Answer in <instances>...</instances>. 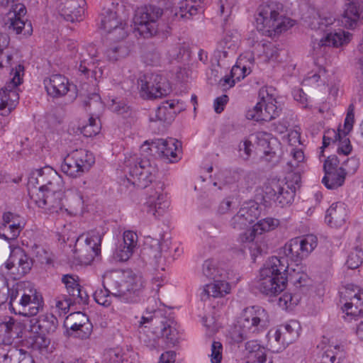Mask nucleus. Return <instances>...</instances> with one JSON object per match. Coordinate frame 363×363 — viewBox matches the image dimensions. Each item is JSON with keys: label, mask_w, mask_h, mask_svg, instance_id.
<instances>
[{"label": "nucleus", "mask_w": 363, "mask_h": 363, "mask_svg": "<svg viewBox=\"0 0 363 363\" xmlns=\"http://www.w3.org/2000/svg\"><path fill=\"white\" fill-rule=\"evenodd\" d=\"M337 142L339 143L337 152L345 155H349L352 149L349 138H345V136L344 138L340 136V139L337 140Z\"/></svg>", "instance_id": "nucleus-64"}, {"label": "nucleus", "mask_w": 363, "mask_h": 363, "mask_svg": "<svg viewBox=\"0 0 363 363\" xmlns=\"http://www.w3.org/2000/svg\"><path fill=\"white\" fill-rule=\"evenodd\" d=\"M223 279L224 278H218L213 279V282L206 284L201 294L202 299L203 298V296L218 298L228 294L230 292V286Z\"/></svg>", "instance_id": "nucleus-34"}, {"label": "nucleus", "mask_w": 363, "mask_h": 363, "mask_svg": "<svg viewBox=\"0 0 363 363\" xmlns=\"http://www.w3.org/2000/svg\"><path fill=\"white\" fill-rule=\"evenodd\" d=\"M318 238L313 234L291 239L283 247V253L286 257L284 263L289 265L287 261L294 262H301L306 258L317 247Z\"/></svg>", "instance_id": "nucleus-11"}, {"label": "nucleus", "mask_w": 363, "mask_h": 363, "mask_svg": "<svg viewBox=\"0 0 363 363\" xmlns=\"http://www.w3.org/2000/svg\"><path fill=\"white\" fill-rule=\"evenodd\" d=\"M106 51V55L109 61L116 62L125 58L129 55L130 48L123 40H116Z\"/></svg>", "instance_id": "nucleus-37"}, {"label": "nucleus", "mask_w": 363, "mask_h": 363, "mask_svg": "<svg viewBox=\"0 0 363 363\" xmlns=\"http://www.w3.org/2000/svg\"><path fill=\"white\" fill-rule=\"evenodd\" d=\"M363 20V2L361 0H347L342 15V24L348 29L357 28Z\"/></svg>", "instance_id": "nucleus-21"}, {"label": "nucleus", "mask_w": 363, "mask_h": 363, "mask_svg": "<svg viewBox=\"0 0 363 363\" xmlns=\"http://www.w3.org/2000/svg\"><path fill=\"white\" fill-rule=\"evenodd\" d=\"M133 251L134 250L122 243L116 249L113 257L116 261L125 262L132 256Z\"/></svg>", "instance_id": "nucleus-52"}, {"label": "nucleus", "mask_w": 363, "mask_h": 363, "mask_svg": "<svg viewBox=\"0 0 363 363\" xmlns=\"http://www.w3.org/2000/svg\"><path fill=\"white\" fill-rule=\"evenodd\" d=\"M201 0H182L179 4V11L175 13L176 16L181 18H190L196 15L198 11V3Z\"/></svg>", "instance_id": "nucleus-41"}, {"label": "nucleus", "mask_w": 363, "mask_h": 363, "mask_svg": "<svg viewBox=\"0 0 363 363\" xmlns=\"http://www.w3.org/2000/svg\"><path fill=\"white\" fill-rule=\"evenodd\" d=\"M252 143L248 140L241 142L238 145L240 156L247 160L251 155Z\"/></svg>", "instance_id": "nucleus-62"}, {"label": "nucleus", "mask_w": 363, "mask_h": 363, "mask_svg": "<svg viewBox=\"0 0 363 363\" xmlns=\"http://www.w3.org/2000/svg\"><path fill=\"white\" fill-rule=\"evenodd\" d=\"M35 315H23L26 318L23 320V325L32 333L51 334L56 331L58 327L57 318L52 313L41 315L38 317Z\"/></svg>", "instance_id": "nucleus-17"}, {"label": "nucleus", "mask_w": 363, "mask_h": 363, "mask_svg": "<svg viewBox=\"0 0 363 363\" xmlns=\"http://www.w3.org/2000/svg\"><path fill=\"white\" fill-rule=\"evenodd\" d=\"M97 51L94 46H89V49L79 54V71L86 78H89L90 74L91 77H96V71L94 69V65L98 62L96 59Z\"/></svg>", "instance_id": "nucleus-29"}, {"label": "nucleus", "mask_w": 363, "mask_h": 363, "mask_svg": "<svg viewBox=\"0 0 363 363\" xmlns=\"http://www.w3.org/2000/svg\"><path fill=\"white\" fill-rule=\"evenodd\" d=\"M145 62L150 65H156L160 60V53L152 48L147 50L143 55Z\"/></svg>", "instance_id": "nucleus-59"}, {"label": "nucleus", "mask_w": 363, "mask_h": 363, "mask_svg": "<svg viewBox=\"0 0 363 363\" xmlns=\"http://www.w3.org/2000/svg\"><path fill=\"white\" fill-rule=\"evenodd\" d=\"M63 187L53 191H32L30 199L38 207L45 208L50 212H58L63 208L62 199L64 197Z\"/></svg>", "instance_id": "nucleus-18"}, {"label": "nucleus", "mask_w": 363, "mask_h": 363, "mask_svg": "<svg viewBox=\"0 0 363 363\" xmlns=\"http://www.w3.org/2000/svg\"><path fill=\"white\" fill-rule=\"evenodd\" d=\"M138 235L135 233L131 230L125 231L123 233V244L128 245L131 249L134 250L137 245Z\"/></svg>", "instance_id": "nucleus-63"}, {"label": "nucleus", "mask_w": 363, "mask_h": 363, "mask_svg": "<svg viewBox=\"0 0 363 363\" xmlns=\"http://www.w3.org/2000/svg\"><path fill=\"white\" fill-rule=\"evenodd\" d=\"M264 104L262 102L259 101L252 109H249L246 113V117L250 120H255L256 121H262V109Z\"/></svg>", "instance_id": "nucleus-56"}, {"label": "nucleus", "mask_w": 363, "mask_h": 363, "mask_svg": "<svg viewBox=\"0 0 363 363\" xmlns=\"http://www.w3.org/2000/svg\"><path fill=\"white\" fill-rule=\"evenodd\" d=\"M45 88L48 95L58 98L65 96L69 90L68 79L61 74H52L44 79Z\"/></svg>", "instance_id": "nucleus-24"}, {"label": "nucleus", "mask_w": 363, "mask_h": 363, "mask_svg": "<svg viewBox=\"0 0 363 363\" xmlns=\"http://www.w3.org/2000/svg\"><path fill=\"white\" fill-rule=\"evenodd\" d=\"M85 0H70L67 3L65 13L67 15V20L71 22L78 21L82 13L84 12Z\"/></svg>", "instance_id": "nucleus-40"}, {"label": "nucleus", "mask_w": 363, "mask_h": 363, "mask_svg": "<svg viewBox=\"0 0 363 363\" xmlns=\"http://www.w3.org/2000/svg\"><path fill=\"white\" fill-rule=\"evenodd\" d=\"M24 67L22 65H18L16 69L13 77L8 82L4 87L0 91L11 93V91H17L16 88L22 83V75L21 72H23Z\"/></svg>", "instance_id": "nucleus-48"}, {"label": "nucleus", "mask_w": 363, "mask_h": 363, "mask_svg": "<svg viewBox=\"0 0 363 363\" xmlns=\"http://www.w3.org/2000/svg\"><path fill=\"white\" fill-rule=\"evenodd\" d=\"M86 323H89L88 316L82 312H75L69 314L66 317L64 321V327L68 330H74L84 325Z\"/></svg>", "instance_id": "nucleus-42"}, {"label": "nucleus", "mask_w": 363, "mask_h": 363, "mask_svg": "<svg viewBox=\"0 0 363 363\" xmlns=\"http://www.w3.org/2000/svg\"><path fill=\"white\" fill-rule=\"evenodd\" d=\"M125 172L129 175L128 183L138 189H145L154 180L157 168L150 160L133 156L125 160Z\"/></svg>", "instance_id": "nucleus-6"}, {"label": "nucleus", "mask_w": 363, "mask_h": 363, "mask_svg": "<svg viewBox=\"0 0 363 363\" xmlns=\"http://www.w3.org/2000/svg\"><path fill=\"white\" fill-rule=\"evenodd\" d=\"M50 342L49 338L43 333H33L26 340V345L33 350H41L48 347Z\"/></svg>", "instance_id": "nucleus-44"}, {"label": "nucleus", "mask_w": 363, "mask_h": 363, "mask_svg": "<svg viewBox=\"0 0 363 363\" xmlns=\"http://www.w3.org/2000/svg\"><path fill=\"white\" fill-rule=\"evenodd\" d=\"M36 260L43 264H51L52 259L50 253L41 246L35 245L33 250Z\"/></svg>", "instance_id": "nucleus-53"}, {"label": "nucleus", "mask_w": 363, "mask_h": 363, "mask_svg": "<svg viewBox=\"0 0 363 363\" xmlns=\"http://www.w3.org/2000/svg\"><path fill=\"white\" fill-rule=\"evenodd\" d=\"M300 325L296 320H290L289 323L280 325L274 333L276 342L282 345H289L294 341L299 335Z\"/></svg>", "instance_id": "nucleus-25"}, {"label": "nucleus", "mask_w": 363, "mask_h": 363, "mask_svg": "<svg viewBox=\"0 0 363 363\" xmlns=\"http://www.w3.org/2000/svg\"><path fill=\"white\" fill-rule=\"evenodd\" d=\"M63 186L64 183L61 176L49 166H45L32 172L28 182L30 195L32 194V191H35V192L55 191L56 189Z\"/></svg>", "instance_id": "nucleus-10"}, {"label": "nucleus", "mask_w": 363, "mask_h": 363, "mask_svg": "<svg viewBox=\"0 0 363 363\" xmlns=\"http://www.w3.org/2000/svg\"><path fill=\"white\" fill-rule=\"evenodd\" d=\"M264 92V90H261L259 94V96L262 97L260 102H262L263 108H264V111L262 110V121H269L278 117L282 111V108L280 104H278L277 101L272 96L267 95V99H265Z\"/></svg>", "instance_id": "nucleus-32"}, {"label": "nucleus", "mask_w": 363, "mask_h": 363, "mask_svg": "<svg viewBox=\"0 0 363 363\" xmlns=\"http://www.w3.org/2000/svg\"><path fill=\"white\" fill-rule=\"evenodd\" d=\"M203 274L209 279L225 278V270L218 267L217 262L213 259H208L203 264Z\"/></svg>", "instance_id": "nucleus-43"}, {"label": "nucleus", "mask_w": 363, "mask_h": 363, "mask_svg": "<svg viewBox=\"0 0 363 363\" xmlns=\"http://www.w3.org/2000/svg\"><path fill=\"white\" fill-rule=\"evenodd\" d=\"M259 214L256 203L240 208L230 220V226L235 230H244L253 223Z\"/></svg>", "instance_id": "nucleus-23"}, {"label": "nucleus", "mask_w": 363, "mask_h": 363, "mask_svg": "<svg viewBox=\"0 0 363 363\" xmlns=\"http://www.w3.org/2000/svg\"><path fill=\"white\" fill-rule=\"evenodd\" d=\"M341 301L343 302L342 311L347 317L355 320L363 316V290L352 284L344 286L340 291Z\"/></svg>", "instance_id": "nucleus-14"}, {"label": "nucleus", "mask_w": 363, "mask_h": 363, "mask_svg": "<svg viewBox=\"0 0 363 363\" xmlns=\"http://www.w3.org/2000/svg\"><path fill=\"white\" fill-rule=\"evenodd\" d=\"M33 266V259L21 247L11 250L5 267L13 279H19L28 274Z\"/></svg>", "instance_id": "nucleus-15"}, {"label": "nucleus", "mask_w": 363, "mask_h": 363, "mask_svg": "<svg viewBox=\"0 0 363 363\" xmlns=\"http://www.w3.org/2000/svg\"><path fill=\"white\" fill-rule=\"evenodd\" d=\"M83 236L80 237L77 240L75 245V251L77 253V257L79 259H84L85 262H90L94 259V257L100 254L99 252L96 251L93 247H90L86 240L82 243L81 240Z\"/></svg>", "instance_id": "nucleus-39"}, {"label": "nucleus", "mask_w": 363, "mask_h": 363, "mask_svg": "<svg viewBox=\"0 0 363 363\" xmlns=\"http://www.w3.org/2000/svg\"><path fill=\"white\" fill-rule=\"evenodd\" d=\"M269 321L268 313L263 308L258 306L245 308L238 322L242 329L240 336L246 339L250 334L259 333L267 328Z\"/></svg>", "instance_id": "nucleus-8"}, {"label": "nucleus", "mask_w": 363, "mask_h": 363, "mask_svg": "<svg viewBox=\"0 0 363 363\" xmlns=\"http://www.w3.org/2000/svg\"><path fill=\"white\" fill-rule=\"evenodd\" d=\"M163 10L155 5H146L135 11L133 18L135 30L144 38H150L157 33V21Z\"/></svg>", "instance_id": "nucleus-9"}, {"label": "nucleus", "mask_w": 363, "mask_h": 363, "mask_svg": "<svg viewBox=\"0 0 363 363\" xmlns=\"http://www.w3.org/2000/svg\"><path fill=\"white\" fill-rule=\"evenodd\" d=\"M288 264L286 265L283 258L270 257L260 269V278L257 288L267 296H277L286 286Z\"/></svg>", "instance_id": "nucleus-3"}, {"label": "nucleus", "mask_w": 363, "mask_h": 363, "mask_svg": "<svg viewBox=\"0 0 363 363\" xmlns=\"http://www.w3.org/2000/svg\"><path fill=\"white\" fill-rule=\"evenodd\" d=\"M164 189V185L162 182H157L154 189H150L147 202L144 206L143 211L155 218L162 216L169 207L167 195L163 192Z\"/></svg>", "instance_id": "nucleus-16"}, {"label": "nucleus", "mask_w": 363, "mask_h": 363, "mask_svg": "<svg viewBox=\"0 0 363 363\" xmlns=\"http://www.w3.org/2000/svg\"><path fill=\"white\" fill-rule=\"evenodd\" d=\"M18 336V333L14 319L9 316L0 318V342L10 344L11 340Z\"/></svg>", "instance_id": "nucleus-30"}, {"label": "nucleus", "mask_w": 363, "mask_h": 363, "mask_svg": "<svg viewBox=\"0 0 363 363\" xmlns=\"http://www.w3.org/2000/svg\"><path fill=\"white\" fill-rule=\"evenodd\" d=\"M149 148L151 151L155 150L160 157L168 159L171 162L177 160L182 147L181 142L172 138L155 139L151 142Z\"/></svg>", "instance_id": "nucleus-20"}, {"label": "nucleus", "mask_w": 363, "mask_h": 363, "mask_svg": "<svg viewBox=\"0 0 363 363\" xmlns=\"http://www.w3.org/2000/svg\"><path fill=\"white\" fill-rule=\"evenodd\" d=\"M19 99L17 91L6 93L0 91V110L4 111L3 115L9 114L15 108Z\"/></svg>", "instance_id": "nucleus-38"}, {"label": "nucleus", "mask_w": 363, "mask_h": 363, "mask_svg": "<svg viewBox=\"0 0 363 363\" xmlns=\"http://www.w3.org/2000/svg\"><path fill=\"white\" fill-rule=\"evenodd\" d=\"M222 344L213 341L211 344V361L212 363H220L222 359Z\"/></svg>", "instance_id": "nucleus-60"}, {"label": "nucleus", "mask_w": 363, "mask_h": 363, "mask_svg": "<svg viewBox=\"0 0 363 363\" xmlns=\"http://www.w3.org/2000/svg\"><path fill=\"white\" fill-rule=\"evenodd\" d=\"M5 363H34L33 357L26 350L17 347H11L4 354Z\"/></svg>", "instance_id": "nucleus-36"}, {"label": "nucleus", "mask_w": 363, "mask_h": 363, "mask_svg": "<svg viewBox=\"0 0 363 363\" xmlns=\"http://www.w3.org/2000/svg\"><path fill=\"white\" fill-rule=\"evenodd\" d=\"M147 323H151L152 325H156L158 324V320L152 316H143L141 321L140 322L139 327H142ZM156 328L159 330V332L156 331V333H159L162 337L165 338L168 344L172 345H176L178 339V333L175 328H172L169 324L164 321H160L159 323V325L157 326Z\"/></svg>", "instance_id": "nucleus-26"}, {"label": "nucleus", "mask_w": 363, "mask_h": 363, "mask_svg": "<svg viewBox=\"0 0 363 363\" xmlns=\"http://www.w3.org/2000/svg\"><path fill=\"white\" fill-rule=\"evenodd\" d=\"M281 10L282 4L277 2L260 6L255 19L257 31L272 37L292 27V21L280 14Z\"/></svg>", "instance_id": "nucleus-4"}, {"label": "nucleus", "mask_w": 363, "mask_h": 363, "mask_svg": "<svg viewBox=\"0 0 363 363\" xmlns=\"http://www.w3.org/2000/svg\"><path fill=\"white\" fill-rule=\"evenodd\" d=\"M69 296H72L81 286L72 275L65 274L62 278Z\"/></svg>", "instance_id": "nucleus-54"}, {"label": "nucleus", "mask_w": 363, "mask_h": 363, "mask_svg": "<svg viewBox=\"0 0 363 363\" xmlns=\"http://www.w3.org/2000/svg\"><path fill=\"white\" fill-rule=\"evenodd\" d=\"M241 240L243 242L244 248L249 250L253 259L267 251V247L262 240V238L260 235L252 233L251 230L241 236Z\"/></svg>", "instance_id": "nucleus-28"}, {"label": "nucleus", "mask_w": 363, "mask_h": 363, "mask_svg": "<svg viewBox=\"0 0 363 363\" xmlns=\"http://www.w3.org/2000/svg\"><path fill=\"white\" fill-rule=\"evenodd\" d=\"M138 84L142 96L150 99L167 96L170 91L167 79L155 73L143 74L138 79Z\"/></svg>", "instance_id": "nucleus-13"}, {"label": "nucleus", "mask_w": 363, "mask_h": 363, "mask_svg": "<svg viewBox=\"0 0 363 363\" xmlns=\"http://www.w3.org/2000/svg\"><path fill=\"white\" fill-rule=\"evenodd\" d=\"M22 230V226L19 223L13 222L8 224L6 230H3L0 232V238L4 240H15L20 234Z\"/></svg>", "instance_id": "nucleus-50"}, {"label": "nucleus", "mask_w": 363, "mask_h": 363, "mask_svg": "<svg viewBox=\"0 0 363 363\" xmlns=\"http://www.w3.org/2000/svg\"><path fill=\"white\" fill-rule=\"evenodd\" d=\"M176 102L174 101H166L162 104L155 112L154 116H150V121H160L162 123H172L176 115L174 110Z\"/></svg>", "instance_id": "nucleus-31"}, {"label": "nucleus", "mask_w": 363, "mask_h": 363, "mask_svg": "<svg viewBox=\"0 0 363 363\" xmlns=\"http://www.w3.org/2000/svg\"><path fill=\"white\" fill-rule=\"evenodd\" d=\"M143 254L155 269H164V259L162 255L161 242L158 239L147 238L144 245Z\"/></svg>", "instance_id": "nucleus-22"}, {"label": "nucleus", "mask_w": 363, "mask_h": 363, "mask_svg": "<svg viewBox=\"0 0 363 363\" xmlns=\"http://www.w3.org/2000/svg\"><path fill=\"white\" fill-rule=\"evenodd\" d=\"M346 175L345 169L340 167L337 171L325 172L322 182L328 189H335L344 184Z\"/></svg>", "instance_id": "nucleus-35"}, {"label": "nucleus", "mask_w": 363, "mask_h": 363, "mask_svg": "<svg viewBox=\"0 0 363 363\" xmlns=\"http://www.w3.org/2000/svg\"><path fill=\"white\" fill-rule=\"evenodd\" d=\"M279 224V221L277 219L273 218H267L259 220L255 223L251 230L252 233L262 235L264 232H268L274 230Z\"/></svg>", "instance_id": "nucleus-46"}, {"label": "nucleus", "mask_w": 363, "mask_h": 363, "mask_svg": "<svg viewBox=\"0 0 363 363\" xmlns=\"http://www.w3.org/2000/svg\"><path fill=\"white\" fill-rule=\"evenodd\" d=\"M92 324L89 323H86L84 325H81V327L78 328L74 330H72V333L69 335H74L75 337H78L80 339H86L89 337L92 332Z\"/></svg>", "instance_id": "nucleus-57"}, {"label": "nucleus", "mask_w": 363, "mask_h": 363, "mask_svg": "<svg viewBox=\"0 0 363 363\" xmlns=\"http://www.w3.org/2000/svg\"><path fill=\"white\" fill-rule=\"evenodd\" d=\"M340 347L336 345L334 348H328L321 355L318 363H340L343 358L342 353L340 351Z\"/></svg>", "instance_id": "nucleus-47"}, {"label": "nucleus", "mask_w": 363, "mask_h": 363, "mask_svg": "<svg viewBox=\"0 0 363 363\" xmlns=\"http://www.w3.org/2000/svg\"><path fill=\"white\" fill-rule=\"evenodd\" d=\"M347 216V206L342 202H335L326 211L325 222L331 227L338 228L345 223Z\"/></svg>", "instance_id": "nucleus-27"}, {"label": "nucleus", "mask_w": 363, "mask_h": 363, "mask_svg": "<svg viewBox=\"0 0 363 363\" xmlns=\"http://www.w3.org/2000/svg\"><path fill=\"white\" fill-rule=\"evenodd\" d=\"M334 22L335 19L331 17L324 18L318 17L311 22V26L313 29L323 33V38L319 40L315 39L313 41V50L315 51L320 50V52H321L322 48L325 49L330 46L338 47L348 42L349 33H347V35H346L341 30H339V32L335 30L332 27Z\"/></svg>", "instance_id": "nucleus-7"}, {"label": "nucleus", "mask_w": 363, "mask_h": 363, "mask_svg": "<svg viewBox=\"0 0 363 363\" xmlns=\"http://www.w3.org/2000/svg\"><path fill=\"white\" fill-rule=\"evenodd\" d=\"M363 262V251L358 247L350 252L346 261V264L349 269H357Z\"/></svg>", "instance_id": "nucleus-49"}, {"label": "nucleus", "mask_w": 363, "mask_h": 363, "mask_svg": "<svg viewBox=\"0 0 363 363\" xmlns=\"http://www.w3.org/2000/svg\"><path fill=\"white\" fill-rule=\"evenodd\" d=\"M125 23L118 20L116 12L106 9L101 13L100 28L106 30L110 40H123L128 35Z\"/></svg>", "instance_id": "nucleus-19"}, {"label": "nucleus", "mask_w": 363, "mask_h": 363, "mask_svg": "<svg viewBox=\"0 0 363 363\" xmlns=\"http://www.w3.org/2000/svg\"><path fill=\"white\" fill-rule=\"evenodd\" d=\"M359 166V160L356 157L348 158L343 162L342 167L347 174H354L356 172Z\"/></svg>", "instance_id": "nucleus-61"}, {"label": "nucleus", "mask_w": 363, "mask_h": 363, "mask_svg": "<svg viewBox=\"0 0 363 363\" xmlns=\"http://www.w3.org/2000/svg\"><path fill=\"white\" fill-rule=\"evenodd\" d=\"M84 106L88 108L87 111L90 115L87 125L101 124L97 122L99 116L103 110L104 105L101 101L99 94L92 93L89 95L87 100L84 101Z\"/></svg>", "instance_id": "nucleus-33"}, {"label": "nucleus", "mask_w": 363, "mask_h": 363, "mask_svg": "<svg viewBox=\"0 0 363 363\" xmlns=\"http://www.w3.org/2000/svg\"><path fill=\"white\" fill-rule=\"evenodd\" d=\"M104 233L98 230H91L88 233L85 238L90 247H93L96 251L101 252V243Z\"/></svg>", "instance_id": "nucleus-51"}, {"label": "nucleus", "mask_w": 363, "mask_h": 363, "mask_svg": "<svg viewBox=\"0 0 363 363\" xmlns=\"http://www.w3.org/2000/svg\"><path fill=\"white\" fill-rule=\"evenodd\" d=\"M9 298L10 311L19 315H35L43 306L42 295L29 281H19L11 288L8 279L0 274V306Z\"/></svg>", "instance_id": "nucleus-1"}, {"label": "nucleus", "mask_w": 363, "mask_h": 363, "mask_svg": "<svg viewBox=\"0 0 363 363\" xmlns=\"http://www.w3.org/2000/svg\"><path fill=\"white\" fill-rule=\"evenodd\" d=\"M103 286L104 290H96L94 298L97 303L104 306L111 304V301L108 298L111 294L125 303L136 302L143 287L141 277L131 271L105 276Z\"/></svg>", "instance_id": "nucleus-2"}, {"label": "nucleus", "mask_w": 363, "mask_h": 363, "mask_svg": "<svg viewBox=\"0 0 363 363\" xmlns=\"http://www.w3.org/2000/svg\"><path fill=\"white\" fill-rule=\"evenodd\" d=\"M290 181L272 178L264 186V197L277 203L281 207L287 206L294 201L296 191L300 188L301 180L299 172H294L288 176Z\"/></svg>", "instance_id": "nucleus-5"}, {"label": "nucleus", "mask_w": 363, "mask_h": 363, "mask_svg": "<svg viewBox=\"0 0 363 363\" xmlns=\"http://www.w3.org/2000/svg\"><path fill=\"white\" fill-rule=\"evenodd\" d=\"M246 350L251 353L257 363H272V361L267 362V354L265 348L262 347L256 341H249L246 343Z\"/></svg>", "instance_id": "nucleus-45"}, {"label": "nucleus", "mask_w": 363, "mask_h": 363, "mask_svg": "<svg viewBox=\"0 0 363 363\" xmlns=\"http://www.w3.org/2000/svg\"><path fill=\"white\" fill-rule=\"evenodd\" d=\"M94 162L91 152L84 149L75 150L64 159L61 170L67 176L76 178L88 172Z\"/></svg>", "instance_id": "nucleus-12"}, {"label": "nucleus", "mask_w": 363, "mask_h": 363, "mask_svg": "<svg viewBox=\"0 0 363 363\" xmlns=\"http://www.w3.org/2000/svg\"><path fill=\"white\" fill-rule=\"evenodd\" d=\"M74 302L71 296L69 298H67L65 296H62L61 297H57L55 299L56 308L59 311H61L64 314L68 313L70 306Z\"/></svg>", "instance_id": "nucleus-58"}, {"label": "nucleus", "mask_w": 363, "mask_h": 363, "mask_svg": "<svg viewBox=\"0 0 363 363\" xmlns=\"http://www.w3.org/2000/svg\"><path fill=\"white\" fill-rule=\"evenodd\" d=\"M339 139H340V132L337 133L335 130H327L323 137V146L321 148L325 149L330 144V143L334 144L336 143ZM323 150L321 151V155H323Z\"/></svg>", "instance_id": "nucleus-55"}]
</instances>
